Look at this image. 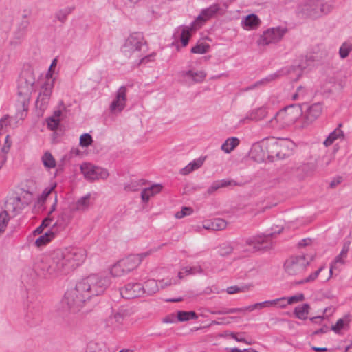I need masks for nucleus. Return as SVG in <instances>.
<instances>
[{
    "instance_id": "864d4df0",
    "label": "nucleus",
    "mask_w": 352,
    "mask_h": 352,
    "mask_svg": "<svg viewBox=\"0 0 352 352\" xmlns=\"http://www.w3.org/2000/svg\"><path fill=\"white\" fill-rule=\"evenodd\" d=\"M220 188H226L229 186L236 185V182L234 180L222 179L218 181Z\"/></svg>"
},
{
    "instance_id": "a211bd4d",
    "label": "nucleus",
    "mask_w": 352,
    "mask_h": 352,
    "mask_svg": "<svg viewBox=\"0 0 352 352\" xmlns=\"http://www.w3.org/2000/svg\"><path fill=\"white\" fill-rule=\"evenodd\" d=\"M320 6L318 0H309L308 3L301 6V12L310 16H315L319 12Z\"/></svg>"
},
{
    "instance_id": "6e6552de",
    "label": "nucleus",
    "mask_w": 352,
    "mask_h": 352,
    "mask_svg": "<svg viewBox=\"0 0 352 352\" xmlns=\"http://www.w3.org/2000/svg\"><path fill=\"white\" fill-rule=\"evenodd\" d=\"M283 147L284 144L283 142L274 140L272 141L263 140L259 146L254 147L253 152L258 151V150L263 152L260 157V160H264L265 157H281L283 155L282 153V148Z\"/></svg>"
},
{
    "instance_id": "6e6d98bb",
    "label": "nucleus",
    "mask_w": 352,
    "mask_h": 352,
    "mask_svg": "<svg viewBox=\"0 0 352 352\" xmlns=\"http://www.w3.org/2000/svg\"><path fill=\"white\" fill-rule=\"evenodd\" d=\"M54 188L55 185L51 186L50 188H45L41 195V199L43 201L45 200L49 195L54 190Z\"/></svg>"
},
{
    "instance_id": "c756f323",
    "label": "nucleus",
    "mask_w": 352,
    "mask_h": 352,
    "mask_svg": "<svg viewBox=\"0 0 352 352\" xmlns=\"http://www.w3.org/2000/svg\"><path fill=\"white\" fill-rule=\"evenodd\" d=\"M144 294L152 295L157 292L160 289V287L157 280L154 279H149L144 283L143 286Z\"/></svg>"
},
{
    "instance_id": "774afa93",
    "label": "nucleus",
    "mask_w": 352,
    "mask_h": 352,
    "mask_svg": "<svg viewBox=\"0 0 352 352\" xmlns=\"http://www.w3.org/2000/svg\"><path fill=\"white\" fill-rule=\"evenodd\" d=\"M340 179H333L331 184H330V186L331 187H335L337 184H340Z\"/></svg>"
},
{
    "instance_id": "f704fd0d",
    "label": "nucleus",
    "mask_w": 352,
    "mask_h": 352,
    "mask_svg": "<svg viewBox=\"0 0 352 352\" xmlns=\"http://www.w3.org/2000/svg\"><path fill=\"white\" fill-rule=\"evenodd\" d=\"M54 237L53 232H47L45 234L40 236L35 241V244L38 246H42L50 242Z\"/></svg>"
},
{
    "instance_id": "aec40b11",
    "label": "nucleus",
    "mask_w": 352,
    "mask_h": 352,
    "mask_svg": "<svg viewBox=\"0 0 352 352\" xmlns=\"http://www.w3.org/2000/svg\"><path fill=\"white\" fill-rule=\"evenodd\" d=\"M261 23L259 18L254 14L248 15L242 21L243 26L246 30L256 29Z\"/></svg>"
},
{
    "instance_id": "09e8293b",
    "label": "nucleus",
    "mask_w": 352,
    "mask_h": 352,
    "mask_svg": "<svg viewBox=\"0 0 352 352\" xmlns=\"http://www.w3.org/2000/svg\"><path fill=\"white\" fill-rule=\"evenodd\" d=\"M192 212V209L189 207H184L181 211L176 212L175 217L177 219H181L186 215H189Z\"/></svg>"
},
{
    "instance_id": "13d9d810",
    "label": "nucleus",
    "mask_w": 352,
    "mask_h": 352,
    "mask_svg": "<svg viewBox=\"0 0 352 352\" xmlns=\"http://www.w3.org/2000/svg\"><path fill=\"white\" fill-rule=\"evenodd\" d=\"M202 272V270L200 267H190V268H186L185 269V272L187 274H195V272Z\"/></svg>"
},
{
    "instance_id": "49530a36",
    "label": "nucleus",
    "mask_w": 352,
    "mask_h": 352,
    "mask_svg": "<svg viewBox=\"0 0 352 352\" xmlns=\"http://www.w3.org/2000/svg\"><path fill=\"white\" fill-rule=\"evenodd\" d=\"M349 251V248L347 246H344L341 252L339 255H338L335 258V263H344V258L346 257L347 252Z\"/></svg>"
},
{
    "instance_id": "58836bf2",
    "label": "nucleus",
    "mask_w": 352,
    "mask_h": 352,
    "mask_svg": "<svg viewBox=\"0 0 352 352\" xmlns=\"http://www.w3.org/2000/svg\"><path fill=\"white\" fill-rule=\"evenodd\" d=\"M210 46L206 43H198L195 46L191 48V52L193 54H204L206 53L209 49Z\"/></svg>"
},
{
    "instance_id": "f3484780",
    "label": "nucleus",
    "mask_w": 352,
    "mask_h": 352,
    "mask_svg": "<svg viewBox=\"0 0 352 352\" xmlns=\"http://www.w3.org/2000/svg\"><path fill=\"white\" fill-rule=\"evenodd\" d=\"M286 298L282 297L271 300H266L261 302L255 303L253 305L254 310L256 309H261L265 307H277L280 308H285L286 307Z\"/></svg>"
},
{
    "instance_id": "0eeeda50",
    "label": "nucleus",
    "mask_w": 352,
    "mask_h": 352,
    "mask_svg": "<svg viewBox=\"0 0 352 352\" xmlns=\"http://www.w3.org/2000/svg\"><path fill=\"white\" fill-rule=\"evenodd\" d=\"M309 265V261L305 255L293 256L288 258L284 264L285 272L289 276L302 274Z\"/></svg>"
},
{
    "instance_id": "4c0bfd02",
    "label": "nucleus",
    "mask_w": 352,
    "mask_h": 352,
    "mask_svg": "<svg viewBox=\"0 0 352 352\" xmlns=\"http://www.w3.org/2000/svg\"><path fill=\"white\" fill-rule=\"evenodd\" d=\"M72 212L64 210L59 216L58 223L60 225L67 226L72 219Z\"/></svg>"
},
{
    "instance_id": "dca6fc26",
    "label": "nucleus",
    "mask_w": 352,
    "mask_h": 352,
    "mask_svg": "<svg viewBox=\"0 0 352 352\" xmlns=\"http://www.w3.org/2000/svg\"><path fill=\"white\" fill-rule=\"evenodd\" d=\"M221 8L219 4L214 3L210 7L202 10L200 14L197 17L196 20L192 23V26L195 24L201 25L203 23L213 17L216 14L219 13Z\"/></svg>"
},
{
    "instance_id": "ea45409f",
    "label": "nucleus",
    "mask_w": 352,
    "mask_h": 352,
    "mask_svg": "<svg viewBox=\"0 0 352 352\" xmlns=\"http://www.w3.org/2000/svg\"><path fill=\"white\" fill-rule=\"evenodd\" d=\"M87 352H110L109 350L98 343H90L88 346Z\"/></svg>"
},
{
    "instance_id": "f8f14e48",
    "label": "nucleus",
    "mask_w": 352,
    "mask_h": 352,
    "mask_svg": "<svg viewBox=\"0 0 352 352\" xmlns=\"http://www.w3.org/2000/svg\"><path fill=\"white\" fill-rule=\"evenodd\" d=\"M126 91L127 89L125 86H122L118 89L116 98L110 105L111 113H118L124 109L126 102Z\"/></svg>"
},
{
    "instance_id": "39448f33",
    "label": "nucleus",
    "mask_w": 352,
    "mask_h": 352,
    "mask_svg": "<svg viewBox=\"0 0 352 352\" xmlns=\"http://www.w3.org/2000/svg\"><path fill=\"white\" fill-rule=\"evenodd\" d=\"M21 210L19 197L10 198L6 203V210L0 212V234L3 233L9 223L11 217L15 216Z\"/></svg>"
},
{
    "instance_id": "37998d69",
    "label": "nucleus",
    "mask_w": 352,
    "mask_h": 352,
    "mask_svg": "<svg viewBox=\"0 0 352 352\" xmlns=\"http://www.w3.org/2000/svg\"><path fill=\"white\" fill-rule=\"evenodd\" d=\"M213 230H222L227 226V223L222 219H214L212 220Z\"/></svg>"
},
{
    "instance_id": "5fc2aeb1",
    "label": "nucleus",
    "mask_w": 352,
    "mask_h": 352,
    "mask_svg": "<svg viewBox=\"0 0 352 352\" xmlns=\"http://www.w3.org/2000/svg\"><path fill=\"white\" fill-rule=\"evenodd\" d=\"M177 321L176 316L174 314L168 315L162 319L164 323H174Z\"/></svg>"
},
{
    "instance_id": "4468645a",
    "label": "nucleus",
    "mask_w": 352,
    "mask_h": 352,
    "mask_svg": "<svg viewBox=\"0 0 352 352\" xmlns=\"http://www.w3.org/2000/svg\"><path fill=\"white\" fill-rule=\"evenodd\" d=\"M151 252H146L138 254H131L120 259L123 265L125 267L128 273L136 269L141 263L142 260L148 256Z\"/></svg>"
},
{
    "instance_id": "20e7f679",
    "label": "nucleus",
    "mask_w": 352,
    "mask_h": 352,
    "mask_svg": "<svg viewBox=\"0 0 352 352\" xmlns=\"http://www.w3.org/2000/svg\"><path fill=\"white\" fill-rule=\"evenodd\" d=\"M34 78L32 74L28 73L22 75L19 80L18 85V107L21 110V118L26 115L30 99Z\"/></svg>"
},
{
    "instance_id": "052dcab7",
    "label": "nucleus",
    "mask_w": 352,
    "mask_h": 352,
    "mask_svg": "<svg viewBox=\"0 0 352 352\" xmlns=\"http://www.w3.org/2000/svg\"><path fill=\"white\" fill-rule=\"evenodd\" d=\"M6 161H7V155L1 152L0 153V170L4 166Z\"/></svg>"
},
{
    "instance_id": "9b49d317",
    "label": "nucleus",
    "mask_w": 352,
    "mask_h": 352,
    "mask_svg": "<svg viewBox=\"0 0 352 352\" xmlns=\"http://www.w3.org/2000/svg\"><path fill=\"white\" fill-rule=\"evenodd\" d=\"M274 235V233L272 232L266 235L255 236L248 239L245 243L254 251L270 249L272 247L271 239Z\"/></svg>"
},
{
    "instance_id": "393cba45",
    "label": "nucleus",
    "mask_w": 352,
    "mask_h": 352,
    "mask_svg": "<svg viewBox=\"0 0 352 352\" xmlns=\"http://www.w3.org/2000/svg\"><path fill=\"white\" fill-rule=\"evenodd\" d=\"M109 272L113 277H121L128 274V272L120 260L110 267Z\"/></svg>"
},
{
    "instance_id": "cd10ccee",
    "label": "nucleus",
    "mask_w": 352,
    "mask_h": 352,
    "mask_svg": "<svg viewBox=\"0 0 352 352\" xmlns=\"http://www.w3.org/2000/svg\"><path fill=\"white\" fill-rule=\"evenodd\" d=\"M310 306L305 303L296 307L294 309V314L296 318L300 320H306L309 313Z\"/></svg>"
},
{
    "instance_id": "a18cd8bd",
    "label": "nucleus",
    "mask_w": 352,
    "mask_h": 352,
    "mask_svg": "<svg viewBox=\"0 0 352 352\" xmlns=\"http://www.w3.org/2000/svg\"><path fill=\"white\" fill-rule=\"evenodd\" d=\"M305 299V296L303 294H298L295 296H291L289 298H286V306L287 305L293 304L295 302L302 301Z\"/></svg>"
},
{
    "instance_id": "a19ab883",
    "label": "nucleus",
    "mask_w": 352,
    "mask_h": 352,
    "mask_svg": "<svg viewBox=\"0 0 352 352\" xmlns=\"http://www.w3.org/2000/svg\"><path fill=\"white\" fill-rule=\"evenodd\" d=\"M279 77L278 73H274L272 74L269 75L265 78L261 79L259 81H257L252 87H256L258 85H265L267 83H269L276 79H277Z\"/></svg>"
},
{
    "instance_id": "1a4fd4ad",
    "label": "nucleus",
    "mask_w": 352,
    "mask_h": 352,
    "mask_svg": "<svg viewBox=\"0 0 352 352\" xmlns=\"http://www.w3.org/2000/svg\"><path fill=\"white\" fill-rule=\"evenodd\" d=\"M287 32V28L284 27L271 28L264 31L257 40L259 46H266L279 42Z\"/></svg>"
},
{
    "instance_id": "e2e57ef3",
    "label": "nucleus",
    "mask_w": 352,
    "mask_h": 352,
    "mask_svg": "<svg viewBox=\"0 0 352 352\" xmlns=\"http://www.w3.org/2000/svg\"><path fill=\"white\" fill-rule=\"evenodd\" d=\"M312 349L316 352H324L328 350L326 347H318V346H313Z\"/></svg>"
},
{
    "instance_id": "f03ea898",
    "label": "nucleus",
    "mask_w": 352,
    "mask_h": 352,
    "mask_svg": "<svg viewBox=\"0 0 352 352\" xmlns=\"http://www.w3.org/2000/svg\"><path fill=\"white\" fill-rule=\"evenodd\" d=\"M108 285L107 278L98 274H91L80 280L74 287L65 292L61 301L63 309L72 313L80 311L88 300L102 294Z\"/></svg>"
},
{
    "instance_id": "8fccbe9b",
    "label": "nucleus",
    "mask_w": 352,
    "mask_h": 352,
    "mask_svg": "<svg viewBox=\"0 0 352 352\" xmlns=\"http://www.w3.org/2000/svg\"><path fill=\"white\" fill-rule=\"evenodd\" d=\"M12 145V141L10 140V135H8L6 137L5 143L1 148V152L8 154Z\"/></svg>"
},
{
    "instance_id": "3c124183",
    "label": "nucleus",
    "mask_w": 352,
    "mask_h": 352,
    "mask_svg": "<svg viewBox=\"0 0 352 352\" xmlns=\"http://www.w3.org/2000/svg\"><path fill=\"white\" fill-rule=\"evenodd\" d=\"M60 120L59 118H56L55 117H51L48 120V126L52 129H56L59 124Z\"/></svg>"
},
{
    "instance_id": "bb28decb",
    "label": "nucleus",
    "mask_w": 352,
    "mask_h": 352,
    "mask_svg": "<svg viewBox=\"0 0 352 352\" xmlns=\"http://www.w3.org/2000/svg\"><path fill=\"white\" fill-rule=\"evenodd\" d=\"M267 114V111L265 107H259L251 111L246 118L250 120L258 121L265 118Z\"/></svg>"
},
{
    "instance_id": "4d7b16f0",
    "label": "nucleus",
    "mask_w": 352,
    "mask_h": 352,
    "mask_svg": "<svg viewBox=\"0 0 352 352\" xmlns=\"http://www.w3.org/2000/svg\"><path fill=\"white\" fill-rule=\"evenodd\" d=\"M219 188H221L220 186H219V184L218 181H216V182H213V184L208 189V192L209 194H212L214 191L217 190Z\"/></svg>"
},
{
    "instance_id": "0e129e2a",
    "label": "nucleus",
    "mask_w": 352,
    "mask_h": 352,
    "mask_svg": "<svg viewBox=\"0 0 352 352\" xmlns=\"http://www.w3.org/2000/svg\"><path fill=\"white\" fill-rule=\"evenodd\" d=\"M50 222H51V219H49V218H47V219H45V220L43 221V223L41 225V227L46 228V227L50 226Z\"/></svg>"
},
{
    "instance_id": "423d86ee",
    "label": "nucleus",
    "mask_w": 352,
    "mask_h": 352,
    "mask_svg": "<svg viewBox=\"0 0 352 352\" xmlns=\"http://www.w3.org/2000/svg\"><path fill=\"white\" fill-rule=\"evenodd\" d=\"M54 85V78L50 76V72L46 74L45 81L41 87V89L36 100V107L42 113L47 107L52 89Z\"/></svg>"
},
{
    "instance_id": "f257e3e1",
    "label": "nucleus",
    "mask_w": 352,
    "mask_h": 352,
    "mask_svg": "<svg viewBox=\"0 0 352 352\" xmlns=\"http://www.w3.org/2000/svg\"><path fill=\"white\" fill-rule=\"evenodd\" d=\"M85 250L69 247L54 250L36 264V270L46 277H54L67 274L82 265L85 261Z\"/></svg>"
},
{
    "instance_id": "c03bdc74",
    "label": "nucleus",
    "mask_w": 352,
    "mask_h": 352,
    "mask_svg": "<svg viewBox=\"0 0 352 352\" xmlns=\"http://www.w3.org/2000/svg\"><path fill=\"white\" fill-rule=\"evenodd\" d=\"M91 136L88 133L82 134L80 138V145L82 147H87L92 144Z\"/></svg>"
},
{
    "instance_id": "bf43d9fd",
    "label": "nucleus",
    "mask_w": 352,
    "mask_h": 352,
    "mask_svg": "<svg viewBox=\"0 0 352 352\" xmlns=\"http://www.w3.org/2000/svg\"><path fill=\"white\" fill-rule=\"evenodd\" d=\"M68 14L69 12L60 10L57 13V17L60 21L63 22L66 19Z\"/></svg>"
},
{
    "instance_id": "2f4dec72",
    "label": "nucleus",
    "mask_w": 352,
    "mask_h": 352,
    "mask_svg": "<svg viewBox=\"0 0 352 352\" xmlns=\"http://www.w3.org/2000/svg\"><path fill=\"white\" fill-rule=\"evenodd\" d=\"M197 26V24H195L192 26V23L190 27H184L182 29V34L180 36V40L183 46H186L188 43L190 37V31L193 29H195Z\"/></svg>"
},
{
    "instance_id": "ddd939ff",
    "label": "nucleus",
    "mask_w": 352,
    "mask_h": 352,
    "mask_svg": "<svg viewBox=\"0 0 352 352\" xmlns=\"http://www.w3.org/2000/svg\"><path fill=\"white\" fill-rule=\"evenodd\" d=\"M143 44V36L140 34H132L125 41L124 45V51L129 54L138 52L141 50Z\"/></svg>"
},
{
    "instance_id": "c85d7f7f",
    "label": "nucleus",
    "mask_w": 352,
    "mask_h": 352,
    "mask_svg": "<svg viewBox=\"0 0 352 352\" xmlns=\"http://www.w3.org/2000/svg\"><path fill=\"white\" fill-rule=\"evenodd\" d=\"M41 162L47 169L54 168L56 166V162L52 155V153L49 151L45 152V153L41 157Z\"/></svg>"
},
{
    "instance_id": "412c9836",
    "label": "nucleus",
    "mask_w": 352,
    "mask_h": 352,
    "mask_svg": "<svg viewBox=\"0 0 352 352\" xmlns=\"http://www.w3.org/2000/svg\"><path fill=\"white\" fill-rule=\"evenodd\" d=\"M162 186L160 184H154L149 188H144L141 192V197L143 201L147 202L151 197L161 192Z\"/></svg>"
},
{
    "instance_id": "b1692460",
    "label": "nucleus",
    "mask_w": 352,
    "mask_h": 352,
    "mask_svg": "<svg viewBox=\"0 0 352 352\" xmlns=\"http://www.w3.org/2000/svg\"><path fill=\"white\" fill-rule=\"evenodd\" d=\"M252 311H254V307L253 305H251L241 308H230L221 311H210V313H211L212 314H229L234 313L245 314L247 311L251 312Z\"/></svg>"
},
{
    "instance_id": "9d476101",
    "label": "nucleus",
    "mask_w": 352,
    "mask_h": 352,
    "mask_svg": "<svg viewBox=\"0 0 352 352\" xmlns=\"http://www.w3.org/2000/svg\"><path fill=\"white\" fill-rule=\"evenodd\" d=\"M84 177L88 180L104 179L109 177L107 170L94 166L90 163H84L80 166Z\"/></svg>"
},
{
    "instance_id": "2eb2a0df",
    "label": "nucleus",
    "mask_w": 352,
    "mask_h": 352,
    "mask_svg": "<svg viewBox=\"0 0 352 352\" xmlns=\"http://www.w3.org/2000/svg\"><path fill=\"white\" fill-rule=\"evenodd\" d=\"M120 294L123 298L130 299L142 296L144 294V290L142 284L131 283L121 289Z\"/></svg>"
},
{
    "instance_id": "6ab92c4d",
    "label": "nucleus",
    "mask_w": 352,
    "mask_h": 352,
    "mask_svg": "<svg viewBox=\"0 0 352 352\" xmlns=\"http://www.w3.org/2000/svg\"><path fill=\"white\" fill-rule=\"evenodd\" d=\"M90 205V195H87L76 201L72 203L70 206L71 212H84L87 210Z\"/></svg>"
},
{
    "instance_id": "4be33fe9",
    "label": "nucleus",
    "mask_w": 352,
    "mask_h": 352,
    "mask_svg": "<svg viewBox=\"0 0 352 352\" xmlns=\"http://www.w3.org/2000/svg\"><path fill=\"white\" fill-rule=\"evenodd\" d=\"M322 111V108L320 104H314L307 111V120L310 122H313L321 115Z\"/></svg>"
},
{
    "instance_id": "e433bc0d",
    "label": "nucleus",
    "mask_w": 352,
    "mask_h": 352,
    "mask_svg": "<svg viewBox=\"0 0 352 352\" xmlns=\"http://www.w3.org/2000/svg\"><path fill=\"white\" fill-rule=\"evenodd\" d=\"M352 51V42H344L339 50V54L342 58H345L348 56L350 52Z\"/></svg>"
},
{
    "instance_id": "a878e982",
    "label": "nucleus",
    "mask_w": 352,
    "mask_h": 352,
    "mask_svg": "<svg viewBox=\"0 0 352 352\" xmlns=\"http://www.w3.org/2000/svg\"><path fill=\"white\" fill-rule=\"evenodd\" d=\"M204 159L199 158L190 162L186 166L180 170L182 175H186L199 168L204 164Z\"/></svg>"
},
{
    "instance_id": "338daca9",
    "label": "nucleus",
    "mask_w": 352,
    "mask_h": 352,
    "mask_svg": "<svg viewBox=\"0 0 352 352\" xmlns=\"http://www.w3.org/2000/svg\"><path fill=\"white\" fill-rule=\"evenodd\" d=\"M111 320H115L118 322H120L122 320V316L120 314H116L113 318H111Z\"/></svg>"
},
{
    "instance_id": "7c9ffc66",
    "label": "nucleus",
    "mask_w": 352,
    "mask_h": 352,
    "mask_svg": "<svg viewBox=\"0 0 352 352\" xmlns=\"http://www.w3.org/2000/svg\"><path fill=\"white\" fill-rule=\"evenodd\" d=\"M239 144L237 138H228L221 146V149L226 153H230Z\"/></svg>"
},
{
    "instance_id": "de8ad7c7",
    "label": "nucleus",
    "mask_w": 352,
    "mask_h": 352,
    "mask_svg": "<svg viewBox=\"0 0 352 352\" xmlns=\"http://www.w3.org/2000/svg\"><path fill=\"white\" fill-rule=\"evenodd\" d=\"M324 266H321L318 270L311 274L307 278L301 280L300 283H302L314 281L318 276L319 274L324 270Z\"/></svg>"
},
{
    "instance_id": "473e14b6",
    "label": "nucleus",
    "mask_w": 352,
    "mask_h": 352,
    "mask_svg": "<svg viewBox=\"0 0 352 352\" xmlns=\"http://www.w3.org/2000/svg\"><path fill=\"white\" fill-rule=\"evenodd\" d=\"M234 248L235 247L232 245L230 243L226 242L221 244L217 248V252L219 255L225 256L230 254L233 252Z\"/></svg>"
},
{
    "instance_id": "5701e85b",
    "label": "nucleus",
    "mask_w": 352,
    "mask_h": 352,
    "mask_svg": "<svg viewBox=\"0 0 352 352\" xmlns=\"http://www.w3.org/2000/svg\"><path fill=\"white\" fill-rule=\"evenodd\" d=\"M183 76L188 77L191 79L194 82H203L206 77V73L203 70L200 71H193L188 70L183 72Z\"/></svg>"
},
{
    "instance_id": "69168bd1",
    "label": "nucleus",
    "mask_w": 352,
    "mask_h": 352,
    "mask_svg": "<svg viewBox=\"0 0 352 352\" xmlns=\"http://www.w3.org/2000/svg\"><path fill=\"white\" fill-rule=\"evenodd\" d=\"M310 242H311V239H303L299 243V245L301 247H303V246L309 245L310 243Z\"/></svg>"
},
{
    "instance_id": "c9c22d12",
    "label": "nucleus",
    "mask_w": 352,
    "mask_h": 352,
    "mask_svg": "<svg viewBox=\"0 0 352 352\" xmlns=\"http://www.w3.org/2000/svg\"><path fill=\"white\" fill-rule=\"evenodd\" d=\"M342 135V131L339 129H336L329 134L328 138L324 140V144L326 146H329L331 145L336 140H337L339 137Z\"/></svg>"
},
{
    "instance_id": "79ce46f5",
    "label": "nucleus",
    "mask_w": 352,
    "mask_h": 352,
    "mask_svg": "<svg viewBox=\"0 0 352 352\" xmlns=\"http://www.w3.org/2000/svg\"><path fill=\"white\" fill-rule=\"evenodd\" d=\"M250 287V285H245L241 287L238 286H230L227 288L226 291L229 294H234L239 292H248Z\"/></svg>"
},
{
    "instance_id": "603ef678",
    "label": "nucleus",
    "mask_w": 352,
    "mask_h": 352,
    "mask_svg": "<svg viewBox=\"0 0 352 352\" xmlns=\"http://www.w3.org/2000/svg\"><path fill=\"white\" fill-rule=\"evenodd\" d=\"M344 325V321L342 319H339L336 324L332 326V330L336 333L340 332Z\"/></svg>"
},
{
    "instance_id": "7ed1b4c3",
    "label": "nucleus",
    "mask_w": 352,
    "mask_h": 352,
    "mask_svg": "<svg viewBox=\"0 0 352 352\" xmlns=\"http://www.w3.org/2000/svg\"><path fill=\"white\" fill-rule=\"evenodd\" d=\"M302 114L300 106L291 105L277 112L266 126L274 130L284 129L294 124Z\"/></svg>"
},
{
    "instance_id": "72a5a7b5",
    "label": "nucleus",
    "mask_w": 352,
    "mask_h": 352,
    "mask_svg": "<svg viewBox=\"0 0 352 352\" xmlns=\"http://www.w3.org/2000/svg\"><path fill=\"white\" fill-rule=\"evenodd\" d=\"M198 316L195 311H179L177 312V320L184 322L190 319H197Z\"/></svg>"
},
{
    "instance_id": "680f3d73",
    "label": "nucleus",
    "mask_w": 352,
    "mask_h": 352,
    "mask_svg": "<svg viewBox=\"0 0 352 352\" xmlns=\"http://www.w3.org/2000/svg\"><path fill=\"white\" fill-rule=\"evenodd\" d=\"M203 226L206 230H213V223L212 221H204Z\"/></svg>"
}]
</instances>
